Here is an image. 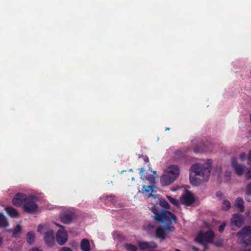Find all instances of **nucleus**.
<instances>
[{"mask_svg":"<svg viewBox=\"0 0 251 251\" xmlns=\"http://www.w3.org/2000/svg\"><path fill=\"white\" fill-rule=\"evenodd\" d=\"M212 164V160L207 159L204 164L196 163L191 167V173L190 174L189 178L192 185L199 186L202 182L208 180L211 173Z\"/></svg>","mask_w":251,"mask_h":251,"instance_id":"nucleus-1","label":"nucleus"},{"mask_svg":"<svg viewBox=\"0 0 251 251\" xmlns=\"http://www.w3.org/2000/svg\"><path fill=\"white\" fill-rule=\"evenodd\" d=\"M151 211L154 214L152 217L157 223L163 224L167 232H173L175 231L176 228L174 224L177 223V219L174 214L164 209L159 211L156 206L151 208Z\"/></svg>","mask_w":251,"mask_h":251,"instance_id":"nucleus-2","label":"nucleus"},{"mask_svg":"<svg viewBox=\"0 0 251 251\" xmlns=\"http://www.w3.org/2000/svg\"><path fill=\"white\" fill-rule=\"evenodd\" d=\"M179 168L175 165L168 167L165 173L160 177V183L163 186H168L172 183L179 175Z\"/></svg>","mask_w":251,"mask_h":251,"instance_id":"nucleus-3","label":"nucleus"},{"mask_svg":"<svg viewBox=\"0 0 251 251\" xmlns=\"http://www.w3.org/2000/svg\"><path fill=\"white\" fill-rule=\"evenodd\" d=\"M236 236L238 242L245 248L246 251H251V226L243 227Z\"/></svg>","mask_w":251,"mask_h":251,"instance_id":"nucleus-4","label":"nucleus"},{"mask_svg":"<svg viewBox=\"0 0 251 251\" xmlns=\"http://www.w3.org/2000/svg\"><path fill=\"white\" fill-rule=\"evenodd\" d=\"M214 237V233L211 230H208L205 232L201 231L198 232L195 241L201 245H204L207 243L212 242Z\"/></svg>","mask_w":251,"mask_h":251,"instance_id":"nucleus-5","label":"nucleus"},{"mask_svg":"<svg viewBox=\"0 0 251 251\" xmlns=\"http://www.w3.org/2000/svg\"><path fill=\"white\" fill-rule=\"evenodd\" d=\"M38 207V206L36 203L34 201V197L33 196L28 197V199L25 201V203L23 206L24 211L29 214L35 212Z\"/></svg>","mask_w":251,"mask_h":251,"instance_id":"nucleus-6","label":"nucleus"},{"mask_svg":"<svg viewBox=\"0 0 251 251\" xmlns=\"http://www.w3.org/2000/svg\"><path fill=\"white\" fill-rule=\"evenodd\" d=\"M244 221L245 219L243 215L239 213L233 214L230 220L231 228L233 230L236 229L233 227V226H235L236 228H240L243 225Z\"/></svg>","mask_w":251,"mask_h":251,"instance_id":"nucleus-7","label":"nucleus"},{"mask_svg":"<svg viewBox=\"0 0 251 251\" xmlns=\"http://www.w3.org/2000/svg\"><path fill=\"white\" fill-rule=\"evenodd\" d=\"M57 226L60 227L61 228L59 229L56 233V241L59 245H64L68 239V235L67 232L65 230L64 226L56 224Z\"/></svg>","mask_w":251,"mask_h":251,"instance_id":"nucleus-8","label":"nucleus"},{"mask_svg":"<svg viewBox=\"0 0 251 251\" xmlns=\"http://www.w3.org/2000/svg\"><path fill=\"white\" fill-rule=\"evenodd\" d=\"M28 199L25 194L18 193L12 200V203L13 205L19 206L24 205L25 201Z\"/></svg>","mask_w":251,"mask_h":251,"instance_id":"nucleus-9","label":"nucleus"},{"mask_svg":"<svg viewBox=\"0 0 251 251\" xmlns=\"http://www.w3.org/2000/svg\"><path fill=\"white\" fill-rule=\"evenodd\" d=\"M180 201L182 204L190 206L195 201V199L192 193L187 191L182 195L180 198Z\"/></svg>","mask_w":251,"mask_h":251,"instance_id":"nucleus-10","label":"nucleus"},{"mask_svg":"<svg viewBox=\"0 0 251 251\" xmlns=\"http://www.w3.org/2000/svg\"><path fill=\"white\" fill-rule=\"evenodd\" d=\"M138 246L140 249L144 251L146 249H155L157 248V244L154 241H139L137 242Z\"/></svg>","mask_w":251,"mask_h":251,"instance_id":"nucleus-11","label":"nucleus"},{"mask_svg":"<svg viewBox=\"0 0 251 251\" xmlns=\"http://www.w3.org/2000/svg\"><path fill=\"white\" fill-rule=\"evenodd\" d=\"M45 241L49 247H52L55 243L54 233L52 230L46 231L44 236Z\"/></svg>","mask_w":251,"mask_h":251,"instance_id":"nucleus-12","label":"nucleus"},{"mask_svg":"<svg viewBox=\"0 0 251 251\" xmlns=\"http://www.w3.org/2000/svg\"><path fill=\"white\" fill-rule=\"evenodd\" d=\"M166 232L164 227L158 226L155 229V237L158 239L160 242H162L164 241L167 237Z\"/></svg>","mask_w":251,"mask_h":251,"instance_id":"nucleus-13","label":"nucleus"},{"mask_svg":"<svg viewBox=\"0 0 251 251\" xmlns=\"http://www.w3.org/2000/svg\"><path fill=\"white\" fill-rule=\"evenodd\" d=\"M74 215L72 213H67L62 214L60 216L61 222L65 224H70L74 219Z\"/></svg>","mask_w":251,"mask_h":251,"instance_id":"nucleus-14","label":"nucleus"},{"mask_svg":"<svg viewBox=\"0 0 251 251\" xmlns=\"http://www.w3.org/2000/svg\"><path fill=\"white\" fill-rule=\"evenodd\" d=\"M5 210L6 213L12 218H18L19 216L18 211L11 206L5 207Z\"/></svg>","mask_w":251,"mask_h":251,"instance_id":"nucleus-15","label":"nucleus"},{"mask_svg":"<svg viewBox=\"0 0 251 251\" xmlns=\"http://www.w3.org/2000/svg\"><path fill=\"white\" fill-rule=\"evenodd\" d=\"M80 249L82 251H90V244L87 239H83L80 243Z\"/></svg>","mask_w":251,"mask_h":251,"instance_id":"nucleus-16","label":"nucleus"},{"mask_svg":"<svg viewBox=\"0 0 251 251\" xmlns=\"http://www.w3.org/2000/svg\"><path fill=\"white\" fill-rule=\"evenodd\" d=\"M244 201L241 197H238L236 199L235 202V206L239 209L240 212H243L244 211Z\"/></svg>","mask_w":251,"mask_h":251,"instance_id":"nucleus-17","label":"nucleus"},{"mask_svg":"<svg viewBox=\"0 0 251 251\" xmlns=\"http://www.w3.org/2000/svg\"><path fill=\"white\" fill-rule=\"evenodd\" d=\"M143 229L148 232L153 231L155 229V225L152 222H147L143 226Z\"/></svg>","mask_w":251,"mask_h":251,"instance_id":"nucleus-18","label":"nucleus"},{"mask_svg":"<svg viewBox=\"0 0 251 251\" xmlns=\"http://www.w3.org/2000/svg\"><path fill=\"white\" fill-rule=\"evenodd\" d=\"M234 169L235 171L236 174L239 176H241L244 174L245 166L244 165L239 164L237 166H235Z\"/></svg>","mask_w":251,"mask_h":251,"instance_id":"nucleus-19","label":"nucleus"},{"mask_svg":"<svg viewBox=\"0 0 251 251\" xmlns=\"http://www.w3.org/2000/svg\"><path fill=\"white\" fill-rule=\"evenodd\" d=\"M9 223L6 217L3 214L0 213V227L8 226Z\"/></svg>","mask_w":251,"mask_h":251,"instance_id":"nucleus-20","label":"nucleus"},{"mask_svg":"<svg viewBox=\"0 0 251 251\" xmlns=\"http://www.w3.org/2000/svg\"><path fill=\"white\" fill-rule=\"evenodd\" d=\"M26 240L28 244H32L35 241V234L32 231H29L26 235Z\"/></svg>","mask_w":251,"mask_h":251,"instance_id":"nucleus-21","label":"nucleus"},{"mask_svg":"<svg viewBox=\"0 0 251 251\" xmlns=\"http://www.w3.org/2000/svg\"><path fill=\"white\" fill-rule=\"evenodd\" d=\"M124 248L127 251H137L138 248L136 245L131 243H126L124 245Z\"/></svg>","mask_w":251,"mask_h":251,"instance_id":"nucleus-22","label":"nucleus"},{"mask_svg":"<svg viewBox=\"0 0 251 251\" xmlns=\"http://www.w3.org/2000/svg\"><path fill=\"white\" fill-rule=\"evenodd\" d=\"M167 198L172 204L177 207L179 206V202L177 200H176L170 196H167Z\"/></svg>","mask_w":251,"mask_h":251,"instance_id":"nucleus-23","label":"nucleus"},{"mask_svg":"<svg viewBox=\"0 0 251 251\" xmlns=\"http://www.w3.org/2000/svg\"><path fill=\"white\" fill-rule=\"evenodd\" d=\"M146 174L147 176L145 177V179L147 180H148L152 184L155 183V177L151 174H149L147 173H146Z\"/></svg>","mask_w":251,"mask_h":251,"instance_id":"nucleus-24","label":"nucleus"},{"mask_svg":"<svg viewBox=\"0 0 251 251\" xmlns=\"http://www.w3.org/2000/svg\"><path fill=\"white\" fill-rule=\"evenodd\" d=\"M160 205L166 209H169L170 208V205L167 201L165 200L161 199L159 201Z\"/></svg>","mask_w":251,"mask_h":251,"instance_id":"nucleus-25","label":"nucleus"},{"mask_svg":"<svg viewBox=\"0 0 251 251\" xmlns=\"http://www.w3.org/2000/svg\"><path fill=\"white\" fill-rule=\"evenodd\" d=\"M155 187L153 185H150V186H146L144 185L142 187V191H145L146 193H149L150 191L153 192Z\"/></svg>","mask_w":251,"mask_h":251,"instance_id":"nucleus-26","label":"nucleus"},{"mask_svg":"<svg viewBox=\"0 0 251 251\" xmlns=\"http://www.w3.org/2000/svg\"><path fill=\"white\" fill-rule=\"evenodd\" d=\"M230 206L231 204L230 202L226 200L223 201L222 205L223 209L226 211L228 210L230 208Z\"/></svg>","mask_w":251,"mask_h":251,"instance_id":"nucleus-27","label":"nucleus"},{"mask_svg":"<svg viewBox=\"0 0 251 251\" xmlns=\"http://www.w3.org/2000/svg\"><path fill=\"white\" fill-rule=\"evenodd\" d=\"M204 145L203 142H201L200 146H197L194 148V152L196 153H199L203 151L202 146Z\"/></svg>","mask_w":251,"mask_h":251,"instance_id":"nucleus-28","label":"nucleus"},{"mask_svg":"<svg viewBox=\"0 0 251 251\" xmlns=\"http://www.w3.org/2000/svg\"><path fill=\"white\" fill-rule=\"evenodd\" d=\"M231 165L233 168L239 165L237 162V158L235 156H233L231 158Z\"/></svg>","mask_w":251,"mask_h":251,"instance_id":"nucleus-29","label":"nucleus"},{"mask_svg":"<svg viewBox=\"0 0 251 251\" xmlns=\"http://www.w3.org/2000/svg\"><path fill=\"white\" fill-rule=\"evenodd\" d=\"M22 230V227L20 225H17L14 230V231H13V234H16L17 233H18L19 232H20Z\"/></svg>","mask_w":251,"mask_h":251,"instance_id":"nucleus-30","label":"nucleus"},{"mask_svg":"<svg viewBox=\"0 0 251 251\" xmlns=\"http://www.w3.org/2000/svg\"><path fill=\"white\" fill-rule=\"evenodd\" d=\"M245 193L251 194V182H249L246 186Z\"/></svg>","mask_w":251,"mask_h":251,"instance_id":"nucleus-31","label":"nucleus"},{"mask_svg":"<svg viewBox=\"0 0 251 251\" xmlns=\"http://www.w3.org/2000/svg\"><path fill=\"white\" fill-rule=\"evenodd\" d=\"M226 226V223L223 222L219 226V231L220 233H222L223 232L225 227Z\"/></svg>","mask_w":251,"mask_h":251,"instance_id":"nucleus-32","label":"nucleus"},{"mask_svg":"<svg viewBox=\"0 0 251 251\" xmlns=\"http://www.w3.org/2000/svg\"><path fill=\"white\" fill-rule=\"evenodd\" d=\"M245 199L248 202H251V194L245 193Z\"/></svg>","mask_w":251,"mask_h":251,"instance_id":"nucleus-33","label":"nucleus"},{"mask_svg":"<svg viewBox=\"0 0 251 251\" xmlns=\"http://www.w3.org/2000/svg\"><path fill=\"white\" fill-rule=\"evenodd\" d=\"M245 176L247 179H251V170L250 169L246 172Z\"/></svg>","mask_w":251,"mask_h":251,"instance_id":"nucleus-34","label":"nucleus"},{"mask_svg":"<svg viewBox=\"0 0 251 251\" xmlns=\"http://www.w3.org/2000/svg\"><path fill=\"white\" fill-rule=\"evenodd\" d=\"M59 251H73L72 249L67 247H64L59 250Z\"/></svg>","mask_w":251,"mask_h":251,"instance_id":"nucleus-35","label":"nucleus"},{"mask_svg":"<svg viewBox=\"0 0 251 251\" xmlns=\"http://www.w3.org/2000/svg\"><path fill=\"white\" fill-rule=\"evenodd\" d=\"M231 173L230 172H226L225 176L226 178L227 181H229L230 179Z\"/></svg>","mask_w":251,"mask_h":251,"instance_id":"nucleus-36","label":"nucleus"},{"mask_svg":"<svg viewBox=\"0 0 251 251\" xmlns=\"http://www.w3.org/2000/svg\"><path fill=\"white\" fill-rule=\"evenodd\" d=\"M246 157V153L245 152H242L239 156V158L241 160H244Z\"/></svg>","mask_w":251,"mask_h":251,"instance_id":"nucleus-37","label":"nucleus"},{"mask_svg":"<svg viewBox=\"0 0 251 251\" xmlns=\"http://www.w3.org/2000/svg\"><path fill=\"white\" fill-rule=\"evenodd\" d=\"M140 170V174L141 175V177H142L143 174L145 172V170L143 168H141L139 169Z\"/></svg>","mask_w":251,"mask_h":251,"instance_id":"nucleus-38","label":"nucleus"},{"mask_svg":"<svg viewBox=\"0 0 251 251\" xmlns=\"http://www.w3.org/2000/svg\"><path fill=\"white\" fill-rule=\"evenodd\" d=\"M248 162L251 163V150L250 151L248 156Z\"/></svg>","mask_w":251,"mask_h":251,"instance_id":"nucleus-39","label":"nucleus"},{"mask_svg":"<svg viewBox=\"0 0 251 251\" xmlns=\"http://www.w3.org/2000/svg\"><path fill=\"white\" fill-rule=\"evenodd\" d=\"M223 195V193L220 191H218L216 193V196L217 197L221 198V197H222Z\"/></svg>","mask_w":251,"mask_h":251,"instance_id":"nucleus-40","label":"nucleus"},{"mask_svg":"<svg viewBox=\"0 0 251 251\" xmlns=\"http://www.w3.org/2000/svg\"><path fill=\"white\" fill-rule=\"evenodd\" d=\"M43 228V226L41 225H39L38 226L37 230L38 232H41L42 231V229Z\"/></svg>","mask_w":251,"mask_h":251,"instance_id":"nucleus-41","label":"nucleus"},{"mask_svg":"<svg viewBox=\"0 0 251 251\" xmlns=\"http://www.w3.org/2000/svg\"><path fill=\"white\" fill-rule=\"evenodd\" d=\"M29 251H42V250L38 248H33L30 250Z\"/></svg>","mask_w":251,"mask_h":251,"instance_id":"nucleus-42","label":"nucleus"},{"mask_svg":"<svg viewBox=\"0 0 251 251\" xmlns=\"http://www.w3.org/2000/svg\"><path fill=\"white\" fill-rule=\"evenodd\" d=\"M123 236L122 234H117V238H118V240H122L123 238Z\"/></svg>","mask_w":251,"mask_h":251,"instance_id":"nucleus-43","label":"nucleus"},{"mask_svg":"<svg viewBox=\"0 0 251 251\" xmlns=\"http://www.w3.org/2000/svg\"><path fill=\"white\" fill-rule=\"evenodd\" d=\"M144 160L145 163H148L149 162V159L148 157L146 155L144 157Z\"/></svg>","mask_w":251,"mask_h":251,"instance_id":"nucleus-44","label":"nucleus"},{"mask_svg":"<svg viewBox=\"0 0 251 251\" xmlns=\"http://www.w3.org/2000/svg\"><path fill=\"white\" fill-rule=\"evenodd\" d=\"M106 198H111L113 199V198H115V196L114 195H110L106 196Z\"/></svg>","mask_w":251,"mask_h":251,"instance_id":"nucleus-45","label":"nucleus"},{"mask_svg":"<svg viewBox=\"0 0 251 251\" xmlns=\"http://www.w3.org/2000/svg\"><path fill=\"white\" fill-rule=\"evenodd\" d=\"M149 197L155 198V196L154 195L152 194L151 193H150L149 194Z\"/></svg>","mask_w":251,"mask_h":251,"instance_id":"nucleus-46","label":"nucleus"},{"mask_svg":"<svg viewBox=\"0 0 251 251\" xmlns=\"http://www.w3.org/2000/svg\"><path fill=\"white\" fill-rule=\"evenodd\" d=\"M2 239L0 236V245L2 244Z\"/></svg>","mask_w":251,"mask_h":251,"instance_id":"nucleus-47","label":"nucleus"},{"mask_svg":"<svg viewBox=\"0 0 251 251\" xmlns=\"http://www.w3.org/2000/svg\"><path fill=\"white\" fill-rule=\"evenodd\" d=\"M152 173H153L154 174H156V171H152Z\"/></svg>","mask_w":251,"mask_h":251,"instance_id":"nucleus-48","label":"nucleus"},{"mask_svg":"<svg viewBox=\"0 0 251 251\" xmlns=\"http://www.w3.org/2000/svg\"><path fill=\"white\" fill-rule=\"evenodd\" d=\"M194 250L197 251L198 249L195 247L194 248Z\"/></svg>","mask_w":251,"mask_h":251,"instance_id":"nucleus-49","label":"nucleus"},{"mask_svg":"<svg viewBox=\"0 0 251 251\" xmlns=\"http://www.w3.org/2000/svg\"><path fill=\"white\" fill-rule=\"evenodd\" d=\"M149 170L151 171V172L152 171V169L151 168H149Z\"/></svg>","mask_w":251,"mask_h":251,"instance_id":"nucleus-50","label":"nucleus"},{"mask_svg":"<svg viewBox=\"0 0 251 251\" xmlns=\"http://www.w3.org/2000/svg\"><path fill=\"white\" fill-rule=\"evenodd\" d=\"M176 251H181L180 250H179V249H176Z\"/></svg>","mask_w":251,"mask_h":251,"instance_id":"nucleus-51","label":"nucleus"},{"mask_svg":"<svg viewBox=\"0 0 251 251\" xmlns=\"http://www.w3.org/2000/svg\"><path fill=\"white\" fill-rule=\"evenodd\" d=\"M180 152V151H176V154H178V152Z\"/></svg>","mask_w":251,"mask_h":251,"instance_id":"nucleus-52","label":"nucleus"},{"mask_svg":"<svg viewBox=\"0 0 251 251\" xmlns=\"http://www.w3.org/2000/svg\"><path fill=\"white\" fill-rule=\"evenodd\" d=\"M250 120H251V114H250Z\"/></svg>","mask_w":251,"mask_h":251,"instance_id":"nucleus-53","label":"nucleus"}]
</instances>
